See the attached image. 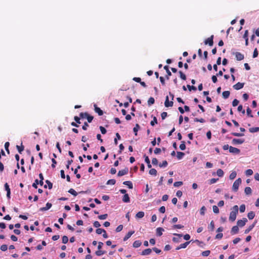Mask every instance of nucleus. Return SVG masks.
I'll list each match as a JSON object with an SVG mask.
<instances>
[{"label":"nucleus","instance_id":"obj_1","mask_svg":"<svg viewBox=\"0 0 259 259\" xmlns=\"http://www.w3.org/2000/svg\"><path fill=\"white\" fill-rule=\"evenodd\" d=\"M238 212V206L237 205H234L232 208V211L230 213L229 220L231 222H234L236 219V215Z\"/></svg>","mask_w":259,"mask_h":259},{"label":"nucleus","instance_id":"obj_2","mask_svg":"<svg viewBox=\"0 0 259 259\" xmlns=\"http://www.w3.org/2000/svg\"><path fill=\"white\" fill-rule=\"evenodd\" d=\"M242 180L241 178L237 179L233 183L232 186V190L234 192H237L238 190L239 186L241 183Z\"/></svg>","mask_w":259,"mask_h":259},{"label":"nucleus","instance_id":"obj_3","mask_svg":"<svg viewBox=\"0 0 259 259\" xmlns=\"http://www.w3.org/2000/svg\"><path fill=\"white\" fill-rule=\"evenodd\" d=\"M213 35H211L209 37L206 39L204 41L205 45H208L209 46H212L213 44Z\"/></svg>","mask_w":259,"mask_h":259},{"label":"nucleus","instance_id":"obj_4","mask_svg":"<svg viewBox=\"0 0 259 259\" xmlns=\"http://www.w3.org/2000/svg\"><path fill=\"white\" fill-rule=\"evenodd\" d=\"M243 139H233L232 141V144L233 145L242 144L244 142Z\"/></svg>","mask_w":259,"mask_h":259},{"label":"nucleus","instance_id":"obj_5","mask_svg":"<svg viewBox=\"0 0 259 259\" xmlns=\"http://www.w3.org/2000/svg\"><path fill=\"white\" fill-rule=\"evenodd\" d=\"M128 172V168L127 167H125L124 169L119 170L117 174V176L118 177H121L122 176L125 175L127 174Z\"/></svg>","mask_w":259,"mask_h":259},{"label":"nucleus","instance_id":"obj_6","mask_svg":"<svg viewBox=\"0 0 259 259\" xmlns=\"http://www.w3.org/2000/svg\"><path fill=\"white\" fill-rule=\"evenodd\" d=\"M247 222V220L246 218H243V220H239L237 221V226H238V227H242L245 225Z\"/></svg>","mask_w":259,"mask_h":259},{"label":"nucleus","instance_id":"obj_7","mask_svg":"<svg viewBox=\"0 0 259 259\" xmlns=\"http://www.w3.org/2000/svg\"><path fill=\"white\" fill-rule=\"evenodd\" d=\"M229 152L231 153L235 154H238L240 152V149L233 147L232 146H230V150Z\"/></svg>","mask_w":259,"mask_h":259},{"label":"nucleus","instance_id":"obj_8","mask_svg":"<svg viewBox=\"0 0 259 259\" xmlns=\"http://www.w3.org/2000/svg\"><path fill=\"white\" fill-rule=\"evenodd\" d=\"M235 55V57L236 58V60L238 61H241L244 59V55L241 54L240 52H236L234 53Z\"/></svg>","mask_w":259,"mask_h":259},{"label":"nucleus","instance_id":"obj_9","mask_svg":"<svg viewBox=\"0 0 259 259\" xmlns=\"http://www.w3.org/2000/svg\"><path fill=\"white\" fill-rule=\"evenodd\" d=\"M244 83L238 82L233 85V88L236 90H239L243 88Z\"/></svg>","mask_w":259,"mask_h":259},{"label":"nucleus","instance_id":"obj_10","mask_svg":"<svg viewBox=\"0 0 259 259\" xmlns=\"http://www.w3.org/2000/svg\"><path fill=\"white\" fill-rule=\"evenodd\" d=\"M89 114H80L81 118H86L88 119L89 122H91L94 117L92 116L89 115Z\"/></svg>","mask_w":259,"mask_h":259},{"label":"nucleus","instance_id":"obj_11","mask_svg":"<svg viewBox=\"0 0 259 259\" xmlns=\"http://www.w3.org/2000/svg\"><path fill=\"white\" fill-rule=\"evenodd\" d=\"M239 232V228L238 226H233L231 230V233L232 235H235L238 233Z\"/></svg>","mask_w":259,"mask_h":259},{"label":"nucleus","instance_id":"obj_12","mask_svg":"<svg viewBox=\"0 0 259 259\" xmlns=\"http://www.w3.org/2000/svg\"><path fill=\"white\" fill-rule=\"evenodd\" d=\"M52 206V204L51 203L48 202L46 204V207H41L39 209L40 211H46L48 209H49Z\"/></svg>","mask_w":259,"mask_h":259},{"label":"nucleus","instance_id":"obj_13","mask_svg":"<svg viewBox=\"0 0 259 259\" xmlns=\"http://www.w3.org/2000/svg\"><path fill=\"white\" fill-rule=\"evenodd\" d=\"M165 106L166 107H171L173 105L172 101H169L168 99V97L166 96V100L164 103Z\"/></svg>","mask_w":259,"mask_h":259},{"label":"nucleus","instance_id":"obj_14","mask_svg":"<svg viewBox=\"0 0 259 259\" xmlns=\"http://www.w3.org/2000/svg\"><path fill=\"white\" fill-rule=\"evenodd\" d=\"M164 69L165 70L167 75H166L165 77L167 79H169V76L171 75V73L169 70L168 66L165 65L164 66Z\"/></svg>","mask_w":259,"mask_h":259},{"label":"nucleus","instance_id":"obj_15","mask_svg":"<svg viewBox=\"0 0 259 259\" xmlns=\"http://www.w3.org/2000/svg\"><path fill=\"white\" fill-rule=\"evenodd\" d=\"M174 235L175 236H178V238L177 237H173L172 238V241L174 242H180V239L181 237H182L183 236V235L182 234H177V233H175L174 234Z\"/></svg>","mask_w":259,"mask_h":259},{"label":"nucleus","instance_id":"obj_16","mask_svg":"<svg viewBox=\"0 0 259 259\" xmlns=\"http://www.w3.org/2000/svg\"><path fill=\"white\" fill-rule=\"evenodd\" d=\"M134 233V231H129L123 238V241H125L128 239Z\"/></svg>","mask_w":259,"mask_h":259},{"label":"nucleus","instance_id":"obj_17","mask_svg":"<svg viewBox=\"0 0 259 259\" xmlns=\"http://www.w3.org/2000/svg\"><path fill=\"white\" fill-rule=\"evenodd\" d=\"M151 251H152V249H151L147 248V249H146L144 250L141 252V254L142 255H147L150 254L151 253Z\"/></svg>","mask_w":259,"mask_h":259},{"label":"nucleus","instance_id":"obj_18","mask_svg":"<svg viewBox=\"0 0 259 259\" xmlns=\"http://www.w3.org/2000/svg\"><path fill=\"white\" fill-rule=\"evenodd\" d=\"M164 229L162 228L159 227L156 229V235L158 236H161L162 235Z\"/></svg>","mask_w":259,"mask_h":259},{"label":"nucleus","instance_id":"obj_19","mask_svg":"<svg viewBox=\"0 0 259 259\" xmlns=\"http://www.w3.org/2000/svg\"><path fill=\"white\" fill-rule=\"evenodd\" d=\"M122 201L125 203H128L130 201V198L127 194H125L122 197Z\"/></svg>","mask_w":259,"mask_h":259},{"label":"nucleus","instance_id":"obj_20","mask_svg":"<svg viewBox=\"0 0 259 259\" xmlns=\"http://www.w3.org/2000/svg\"><path fill=\"white\" fill-rule=\"evenodd\" d=\"M255 223H256V222H254L253 224H252V225H250L249 226V227L244 231V233L245 234H248L250 231H251L252 229L255 226Z\"/></svg>","mask_w":259,"mask_h":259},{"label":"nucleus","instance_id":"obj_21","mask_svg":"<svg viewBox=\"0 0 259 259\" xmlns=\"http://www.w3.org/2000/svg\"><path fill=\"white\" fill-rule=\"evenodd\" d=\"M142 244V242L140 240H136L134 241L133 244V246L134 248H138L140 247Z\"/></svg>","mask_w":259,"mask_h":259},{"label":"nucleus","instance_id":"obj_22","mask_svg":"<svg viewBox=\"0 0 259 259\" xmlns=\"http://www.w3.org/2000/svg\"><path fill=\"white\" fill-rule=\"evenodd\" d=\"M123 184L127 186L129 189H133V183L131 181H124Z\"/></svg>","mask_w":259,"mask_h":259},{"label":"nucleus","instance_id":"obj_23","mask_svg":"<svg viewBox=\"0 0 259 259\" xmlns=\"http://www.w3.org/2000/svg\"><path fill=\"white\" fill-rule=\"evenodd\" d=\"M185 155V153L182 152H177V157L178 159H182Z\"/></svg>","mask_w":259,"mask_h":259},{"label":"nucleus","instance_id":"obj_24","mask_svg":"<svg viewBox=\"0 0 259 259\" xmlns=\"http://www.w3.org/2000/svg\"><path fill=\"white\" fill-rule=\"evenodd\" d=\"M244 192L246 195H250L252 192L251 189L249 187H247L244 189Z\"/></svg>","mask_w":259,"mask_h":259},{"label":"nucleus","instance_id":"obj_25","mask_svg":"<svg viewBox=\"0 0 259 259\" xmlns=\"http://www.w3.org/2000/svg\"><path fill=\"white\" fill-rule=\"evenodd\" d=\"M230 93L229 91H226L223 92L222 95L224 99H227L230 96Z\"/></svg>","mask_w":259,"mask_h":259},{"label":"nucleus","instance_id":"obj_26","mask_svg":"<svg viewBox=\"0 0 259 259\" xmlns=\"http://www.w3.org/2000/svg\"><path fill=\"white\" fill-rule=\"evenodd\" d=\"M255 217V213L253 211H250L247 214V217L249 220L253 219Z\"/></svg>","mask_w":259,"mask_h":259},{"label":"nucleus","instance_id":"obj_27","mask_svg":"<svg viewBox=\"0 0 259 259\" xmlns=\"http://www.w3.org/2000/svg\"><path fill=\"white\" fill-rule=\"evenodd\" d=\"M208 228L211 231H212L214 230V223L213 221H211L210 224L208 225Z\"/></svg>","mask_w":259,"mask_h":259},{"label":"nucleus","instance_id":"obj_28","mask_svg":"<svg viewBox=\"0 0 259 259\" xmlns=\"http://www.w3.org/2000/svg\"><path fill=\"white\" fill-rule=\"evenodd\" d=\"M106 253L105 251L101 250V249H98V250L95 252V254L97 256H101L103 254H104Z\"/></svg>","mask_w":259,"mask_h":259},{"label":"nucleus","instance_id":"obj_29","mask_svg":"<svg viewBox=\"0 0 259 259\" xmlns=\"http://www.w3.org/2000/svg\"><path fill=\"white\" fill-rule=\"evenodd\" d=\"M249 132L253 133L255 132H257L259 131V127H251L249 129Z\"/></svg>","mask_w":259,"mask_h":259},{"label":"nucleus","instance_id":"obj_30","mask_svg":"<svg viewBox=\"0 0 259 259\" xmlns=\"http://www.w3.org/2000/svg\"><path fill=\"white\" fill-rule=\"evenodd\" d=\"M217 175L220 177H222L224 175V172L222 169L220 168L217 170Z\"/></svg>","mask_w":259,"mask_h":259},{"label":"nucleus","instance_id":"obj_31","mask_svg":"<svg viewBox=\"0 0 259 259\" xmlns=\"http://www.w3.org/2000/svg\"><path fill=\"white\" fill-rule=\"evenodd\" d=\"M144 212H143V211H139L136 215V217L137 218H139V219H141L143 217H144Z\"/></svg>","mask_w":259,"mask_h":259},{"label":"nucleus","instance_id":"obj_32","mask_svg":"<svg viewBox=\"0 0 259 259\" xmlns=\"http://www.w3.org/2000/svg\"><path fill=\"white\" fill-rule=\"evenodd\" d=\"M236 172L235 171H232L229 176V178L230 180H233L236 178Z\"/></svg>","mask_w":259,"mask_h":259},{"label":"nucleus","instance_id":"obj_33","mask_svg":"<svg viewBox=\"0 0 259 259\" xmlns=\"http://www.w3.org/2000/svg\"><path fill=\"white\" fill-rule=\"evenodd\" d=\"M192 241V240L190 241H187L185 242L184 243L180 244V247L181 248H185L187 247V246L189 244V243Z\"/></svg>","mask_w":259,"mask_h":259},{"label":"nucleus","instance_id":"obj_34","mask_svg":"<svg viewBox=\"0 0 259 259\" xmlns=\"http://www.w3.org/2000/svg\"><path fill=\"white\" fill-rule=\"evenodd\" d=\"M95 111L97 113H103V111L99 107H97V105L94 104Z\"/></svg>","mask_w":259,"mask_h":259},{"label":"nucleus","instance_id":"obj_35","mask_svg":"<svg viewBox=\"0 0 259 259\" xmlns=\"http://www.w3.org/2000/svg\"><path fill=\"white\" fill-rule=\"evenodd\" d=\"M139 128H140V125L138 124H136L135 126L133 128V131L136 136L137 135V132Z\"/></svg>","mask_w":259,"mask_h":259},{"label":"nucleus","instance_id":"obj_36","mask_svg":"<svg viewBox=\"0 0 259 259\" xmlns=\"http://www.w3.org/2000/svg\"><path fill=\"white\" fill-rule=\"evenodd\" d=\"M68 192L74 196H76L78 193L72 188L68 190Z\"/></svg>","mask_w":259,"mask_h":259},{"label":"nucleus","instance_id":"obj_37","mask_svg":"<svg viewBox=\"0 0 259 259\" xmlns=\"http://www.w3.org/2000/svg\"><path fill=\"white\" fill-rule=\"evenodd\" d=\"M157 172V170L155 168H151L149 172L150 175L153 176H156Z\"/></svg>","mask_w":259,"mask_h":259},{"label":"nucleus","instance_id":"obj_38","mask_svg":"<svg viewBox=\"0 0 259 259\" xmlns=\"http://www.w3.org/2000/svg\"><path fill=\"white\" fill-rule=\"evenodd\" d=\"M206 210V208L205 206H203L201 207L200 210V213L201 215H204L205 212V211Z\"/></svg>","mask_w":259,"mask_h":259},{"label":"nucleus","instance_id":"obj_39","mask_svg":"<svg viewBox=\"0 0 259 259\" xmlns=\"http://www.w3.org/2000/svg\"><path fill=\"white\" fill-rule=\"evenodd\" d=\"M168 163L166 160H164L162 161V162L161 163H159V166L160 167H165L167 166Z\"/></svg>","mask_w":259,"mask_h":259},{"label":"nucleus","instance_id":"obj_40","mask_svg":"<svg viewBox=\"0 0 259 259\" xmlns=\"http://www.w3.org/2000/svg\"><path fill=\"white\" fill-rule=\"evenodd\" d=\"M16 148L19 153H21L24 150V146L21 144V146L17 145Z\"/></svg>","mask_w":259,"mask_h":259},{"label":"nucleus","instance_id":"obj_41","mask_svg":"<svg viewBox=\"0 0 259 259\" xmlns=\"http://www.w3.org/2000/svg\"><path fill=\"white\" fill-rule=\"evenodd\" d=\"M179 73L180 74V76L181 78L183 80H185L186 79V75L184 73H183L182 71H179Z\"/></svg>","mask_w":259,"mask_h":259},{"label":"nucleus","instance_id":"obj_42","mask_svg":"<svg viewBox=\"0 0 259 259\" xmlns=\"http://www.w3.org/2000/svg\"><path fill=\"white\" fill-rule=\"evenodd\" d=\"M245 173L247 176H249L253 174V171L251 169H248L245 171Z\"/></svg>","mask_w":259,"mask_h":259},{"label":"nucleus","instance_id":"obj_43","mask_svg":"<svg viewBox=\"0 0 259 259\" xmlns=\"http://www.w3.org/2000/svg\"><path fill=\"white\" fill-rule=\"evenodd\" d=\"M180 148L181 150H184L186 149L185 142L184 141H182L181 144L180 145Z\"/></svg>","mask_w":259,"mask_h":259},{"label":"nucleus","instance_id":"obj_44","mask_svg":"<svg viewBox=\"0 0 259 259\" xmlns=\"http://www.w3.org/2000/svg\"><path fill=\"white\" fill-rule=\"evenodd\" d=\"M116 183V181L114 179H110V180H109L107 183H106V184L107 185H114Z\"/></svg>","mask_w":259,"mask_h":259},{"label":"nucleus","instance_id":"obj_45","mask_svg":"<svg viewBox=\"0 0 259 259\" xmlns=\"http://www.w3.org/2000/svg\"><path fill=\"white\" fill-rule=\"evenodd\" d=\"M155 100L153 97H150L148 101V104L149 105H151L154 103Z\"/></svg>","mask_w":259,"mask_h":259},{"label":"nucleus","instance_id":"obj_46","mask_svg":"<svg viewBox=\"0 0 259 259\" xmlns=\"http://www.w3.org/2000/svg\"><path fill=\"white\" fill-rule=\"evenodd\" d=\"M107 217H108V214H102V215H99L98 216V218L100 220H103L106 219Z\"/></svg>","mask_w":259,"mask_h":259},{"label":"nucleus","instance_id":"obj_47","mask_svg":"<svg viewBox=\"0 0 259 259\" xmlns=\"http://www.w3.org/2000/svg\"><path fill=\"white\" fill-rule=\"evenodd\" d=\"M9 145H10V144H9V142H6L5 144V148L8 154L10 153V151L9 150Z\"/></svg>","mask_w":259,"mask_h":259},{"label":"nucleus","instance_id":"obj_48","mask_svg":"<svg viewBox=\"0 0 259 259\" xmlns=\"http://www.w3.org/2000/svg\"><path fill=\"white\" fill-rule=\"evenodd\" d=\"M46 183L48 185V188L49 189H52L53 188V184L49 181V180H46Z\"/></svg>","mask_w":259,"mask_h":259},{"label":"nucleus","instance_id":"obj_49","mask_svg":"<svg viewBox=\"0 0 259 259\" xmlns=\"http://www.w3.org/2000/svg\"><path fill=\"white\" fill-rule=\"evenodd\" d=\"M183 185V182L181 181L176 182L174 184V186L175 187H178Z\"/></svg>","mask_w":259,"mask_h":259},{"label":"nucleus","instance_id":"obj_50","mask_svg":"<svg viewBox=\"0 0 259 259\" xmlns=\"http://www.w3.org/2000/svg\"><path fill=\"white\" fill-rule=\"evenodd\" d=\"M213 211L215 213H218L219 212V209L218 207L216 205H213L212 206Z\"/></svg>","mask_w":259,"mask_h":259},{"label":"nucleus","instance_id":"obj_51","mask_svg":"<svg viewBox=\"0 0 259 259\" xmlns=\"http://www.w3.org/2000/svg\"><path fill=\"white\" fill-rule=\"evenodd\" d=\"M68 241V238L67 236H63L62 237V243L64 244H66Z\"/></svg>","mask_w":259,"mask_h":259},{"label":"nucleus","instance_id":"obj_52","mask_svg":"<svg viewBox=\"0 0 259 259\" xmlns=\"http://www.w3.org/2000/svg\"><path fill=\"white\" fill-rule=\"evenodd\" d=\"M210 251L209 250H205L202 252V255L203 256H207L209 255Z\"/></svg>","mask_w":259,"mask_h":259},{"label":"nucleus","instance_id":"obj_53","mask_svg":"<svg viewBox=\"0 0 259 259\" xmlns=\"http://www.w3.org/2000/svg\"><path fill=\"white\" fill-rule=\"evenodd\" d=\"M5 190L7 191V192H11V189L9 187V186L7 183H5L4 185Z\"/></svg>","mask_w":259,"mask_h":259},{"label":"nucleus","instance_id":"obj_54","mask_svg":"<svg viewBox=\"0 0 259 259\" xmlns=\"http://www.w3.org/2000/svg\"><path fill=\"white\" fill-rule=\"evenodd\" d=\"M245 210V205L244 204H242L240 206L239 210L240 212H244Z\"/></svg>","mask_w":259,"mask_h":259},{"label":"nucleus","instance_id":"obj_55","mask_svg":"<svg viewBox=\"0 0 259 259\" xmlns=\"http://www.w3.org/2000/svg\"><path fill=\"white\" fill-rule=\"evenodd\" d=\"M96 233L98 234H102V233H103V232H105V230L103 229H101V228H97L96 229Z\"/></svg>","mask_w":259,"mask_h":259},{"label":"nucleus","instance_id":"obj_56","mask_svg":"<svg viewBox=\"0 0 259 259\" xmlns=\"http://www.w3.org/2000/svg\"><path fill=\"white\" fill-rule=\"evenodd\" d=\"M187 87L188 88V90L190 91H191V90L196 91L197 90L196 88L193 85L191 86L189 84H188L187 85Z\"/></svg>","mask_w":259,"mask_h":259},{"label":"nucleus","instance_id":"obj_57","mask_svg":"<svg viewBox=\"0 0 259 259\" xmlns=\"http://www.w3.org/2000/svg\"><path fill=\"white\" fill-rule=\"evenodd\" d=\"M39 183H38V180L37 179H36L35 181H34V182L32 184V186L36 189L37 188V185H38Z\"/></svg>","mask_w":259,"mask_h":259},{"label":"nucleus","instance_id":"obj_58","mask_svg":"<svg viewBox=\"0 0 259 259\" xmlns=\"http://www.w3.org/2000/svg\"><path fill=\"white\" fill-rule=\"evenodd\" d=\"M237 110H238V112H241L242 113H245V110L243 109V107L241 105H240L238 107Z\"/></svg>","mask_w":259,"mask_h":259},{"label":"nucleus","instance_id":"obj_59","mask_svg":"<svg viewBox=\"0 0 259 259\" xmlns=\"http://www.w3.org/2000/svg\"><path fill=\"white\" fill-rule=\"evenodd\" d=\"M239 102V101L237 99H235L232 102V105L234 107H236L238 105Z\"/></svg>","mask_w":259,"mask_h":259},{"label":"nucleus","instance_id":"obj_60","mask_svg":"<svg viewBox=\"0 0 259 259\" xmlns=\"http://www.w3.org/2000/svg\"><path fill=\"white\" fill-rule=\"evenodd\" d=\"M100 130L102 134H105L107 133V131L105 128L102 126H100Z\"/></svg>","mask_w":259,"mask_h":259},{"label":"nucleus","instance_id":"obj_61","mask_svg":"<svg viewBox=\"0 0 259 259\" xmlns=\"http://www.w3.org/2000/svg\"><path fill=\"white\" fill-rule=\"evenodd\" d=\"M123 229V225H120L116 228V232H120Z\"/></svg>","mask_w":259,"mask_h":259},{"label":"nucleus","instance_id":"obj_62","mask_svg":"<svg viewBox=\"0 0 259 259\" xmlns=\"http://www.w3.org/2000/svg\"><path fill=\"white\" fill-rule=\"evenodd\" d=\"M157 123V118L156 117H153V120H152L150 122V124L152 125V126H154L155 125V124Z\"/></svg>","mask_w":259,"mask_h":259},{"label":"nucleus","instance_id":"obj_63","mask_svg":"<svg viewBox=\"0 0 259 259\" xmlns=\"http://www.w3.org/2000/svg\"><path fill=\"white\" fill-rule=\"evenodd\" d=\"M223 234L222 233H218L215 235V238L217 239H221L222 238Z\"/></svg>","mask_w":259,"mask_h":259},{"label":"nucleus","instance_id":"obj_64","mask_svg":"<svg viewBox=\"0 0 259 259\" xmlns=\"http://www.w3.org/2000/svg\"><path fill=\"white\" fill-rule=\"evenodd\" d=\"M7 249H8V246L6 244H3L1 246V249L3 251H6L7 250Z\"/></svg>","mask_w":259,"mask_h":259}]
</instances>
